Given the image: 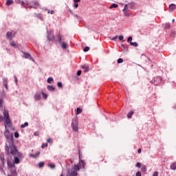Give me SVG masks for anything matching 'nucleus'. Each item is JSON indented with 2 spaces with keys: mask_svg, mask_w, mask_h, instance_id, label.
I'll use <instances>...</instances> for the list:
<instances>
[{
  "mask_svg": "<svg viewBox=\"0 0 176 176\" xmlns=\"http://www.w3.org/2000/svg\"><path fill=\"white\" fill-rule=\"evenodd\" d=\"M4 137L7 140V143H6L5 145V151H6V148H8V149H11V153L16 152V146L14 145L13 133H10L8 129H6L4 132Z\"/></svg>",
  "mask_w": 176,
  "mask_h": 176,
  "instance_id": "f257e3e1",
  "label": "nucleus"
},
{
  "mask_svg": "<svg viewBox=\"0 0 176 176\" xmlns=\"http://www.w3.org/2000/svg\"><path fill=\"white\" fill-rule=\"evenodd\" d=\"M16 151H14V153H12V148L9 149L8 147H6L5 152L7 156H14V164H19L20 163V159H23V153L19 151L17 146H16Z\"/></svg>",
  "mask_w": 176,
  "mask_h": 176,
  "instance_id": "f03ea898",
  "label": "nucleus"
},
{
  "mask_svg": "<svg viewBox=\"0 0 176 176\" xmlns=\"http://www.w3.org/2000/svg\"><path fill=\"white\" fill-rule=\"evenodd\" d=\"M3 115L5 119L4 126H5V129H6L7 126H10V124H12V122H10V118L9 117V111L6 109H3Z\"/></svg>",
  "mask_w": 176,
  "mask_h": 176,
  "instance_id": "7ed1b4c3",
  "label": "nucleus"
},
{
  "mask_svg": "<svg viewBox=\"0 0 176 176\" xmlns=\"http://www.w3.org/2000/svg\"><path fill=\"white\" fill-rule=\"evenodd\" d=\"M79 159L80 160L78 164H75L73 166V170L76 171V173H78V171H79L81 168H85V166H86V164H85V161L80 160V157H79Z\"/></svg>",
  "mask_w": 176,
  "mask_h": 176,
  "instance_id": "20e7f679",
  "label": "nucleus"
},
{
  "mask_svg": "<svg viewBox=\"0 0 176 176\" xmlns=\"http://www.w3.org/2000/svg\"><path fill=\"white\" fill-rule=\"evenodd\" d=\"M72 127L74 131H78V130H79V128L78 127V120L77 119L73 120L72 123Z\"/></svg>",
  "mask_w": 176,
  "mask_h": 176,
  "instance_id": "39448f33",
  "label": "nucleus"
},
{
  "mask_svg": "<svg viewBox=\"0 0 176 176\" xmlns=\"http://www.w3.org/2000/svg\"><path fill=\"white\" fill-rule=\"evenodd\" d=\"M28 5H32L29 7L30 9H37L38 6H39V3L36 1L30 2Z\"/></svg>",
  "mask_w": 176,
  "mask_h": 176,
  "instance_id": "423d86ee",
  "label": "nucleus"
},
{
  "mask_svg": "<svg viewBox=\"0 0 176 176\" xmlns=\"http://www.w3.org/2000/svg\"><path fill=\"white\" fill-rule=\"evenodd\" d=\"M78 172L73 170L72 169H68L66 176H78Z\"/></svg>",
  "mask_w": 176,
  "mask_h": 176,
  "instance_id": "0eeeda50",
  "label": "nucleus"
},
{
  "mask_svg": "<svg viewBox=\"0 0 176 176\" xmlns=\"http://www.w3.org/2000/svg\"><path fill=\"white\" fill-rule=\"evenodd\" d=\"M8 170H10L11 175L8 176H17V170H16V166L14 168H10Z\"/></svg>",
  "mask_w": 176,
  "mask_h": 176,
  "instance_id": "6e6552de",
  "label": "nucleus"
},
{
  "mask_svg": "<svg viewBox=\"0 0 176 176\" xmlns=\"http://www.w3.org/2000/svg\"><path fill=\"white\" fill-rule=\"evenodd\" d=\"M47 41L50 42L52 41H54V34H52L49 30H47Z\"/></svg>",
  "mask_w": 176,
  "mask_h": 176,
  "instance_id": "1a4fd4ad",
  "label": "nucleus"
},
{
  "mask_svg": "<svg viewBox=\"0 0 176 176\" xmlns=\"http://www.w3.org/2000/svg\"><path fill=\"white\" fill-rule=\"evenodd\" d=\"M16 164H14V162H12L10 160H8L7 161V166H8V170L10 168H13L14 167H16Z\"/></svg>",
  "mask_w": 176,
  "mask_h": 176,
  "instance_id": "9d476101",
  "label": "nucleus"
},
{
  "mask_svg": "<svg viewBox=\"0 0 176 176\" xmlns=\"http://www.w3.org/2000/svg\"><path fill=\"white\" fill-rule=\"evenodd\" d=\"M23 54V58H27V59H31L32 60V61H34V58H32V57L31 56V54H30V53H27V52H22Z\"/></svg>",
  "mask_w": 176,
  "mask_h": 176,
  "instance_id": "9b49d317",
  "label": "nucleus"
},
{
  "mask_svg": "<svg viewBox=\"0 0 176 176\" xmlns=\"http://www.w3.org/2000/svg\"><path fill=\"white\" fill-rule=\"evenodd\" d=\"M135 2L131 1L128 3V6L129 9H131L132 10H135Z\"/></svg>",
  "mask_w": 176,
  "mask_h": 176,
  "instance_id": "f8f14e48",
  "label": "nucleus"
},
{
  "mask_svg": "<svg viewBox=\"0 0 176 176\" xmlns=\"http://www.w3.org/2000/svg\"><path fill=\"white\" fill-rule=\"evenodd\" d=\"M6 38L12 41V39H13V33L12 32H8L6 34Z\"/></svg>",
  "mask_w": 176,
  "mask_h": 176,
  "instance_id": "ddd939ff",
  "label": "nucleus"
},
{
  "mask_svg": "<svg viewBox=\"0 0 176 176\" xmlns=\"http://www.w3.org/2000/svg\"><path fill=\"white\" fill-rule=\"evenodd\" d=\"M176 9V5L174 3L169 5V10L170 12H174Z\"/></svg>",
  "mask_w": 176,
  "mask_h": 176,
  "instance_id": "4468645a",
  "label": "nucleus"
},
{
  "mask_svg": "<svg viewBox=\"0 0 176 176\" xmlns=\"http://www.w3.org/2000/svg\"><path fill=\"white\" fill-rule=\"evenodd\" d=\"M34 99L36 100V101H40L41 93H39V92L36 93L34 95Z\"/></svg>",
  "mask_w": 176,
  "mask_h": 176,
  "instance_id": "2eb2a0df",
  "label": "nucleus"
},
{
  "mask_svg": "<svg viewBox=\"0 0 176 176\" xmlns=\"http://www.w3.org/2000/svg\"><path fill=\"white\" fill-rule=\"evenodd\" d=\"M60 47H62L63 50H65L67 47H68V44L66 42H62L60 43Z\"/></svg>",
  "mask_w": 176,
  "mask_h": 176,
  "instance_id": "dca6fc26",
  "label": "nucleus"
},
{
  "mask_svg": "<svg viewBox=\"0 0 176 176\" xmlns=\"http://www.w3.org/2000/svg\"><path fill=\"white\" fill-rule=\"evenodd\" d=\"M82 69H85V72H89V65H84L82 66Z\"/></svg>",
  "mask_w": 176,
  "mask_h": 176,
  "instance_id": "f3484780",
  "label": "nucleus"
},
{
  "mask_svg": "<svg viewBox=\"0 0 176 176\" xmlns=\"http://www.w3.org/2000/svg\"><path fill=\"white\" fill-rule=\"evenodd\" d=\"M39 155H41V152L40 151H37L35 154H30V157H36V156H39Z\"/></svg>",
  "mask_w": 176,
  "mask_h": 176,
  "instance_id": "a211bd4d",
  "label": "nucleus"
},
{
  "mask_svg": "<svg viewBox=\"0 0 176 176\" xmlns=\"http://www.w3.org/2000/svg\"><path fill=\"white\" fill-rule=\"evenodd\" d=\"M47 89L49 90V91H53L54 90H56V87H54V86L53 85H48Z\"/></svg>",
  "mask_w": 176,
  "mask_h": 176,
  "instance_id": "6ab92c4d",
  "label": "nucleus"
},
{
  "mask_svg": "<svg viewBox=\"0 0 176 176\" xmlns=\"http://www.w3.org/2000/svg\"><path fill=\"white\" fill-rule=\"evenodd\" d=\"M16 2L17 3H20L21 6H23V8H25V3L21 0H16Z\"/></svg>",
  "mask_w": 176,
  "mask_h": 176,
  "instance_id": "aec40b11",
  "label": "nucleus"
},
{
  "mask_svg": "<svg viewBox=\"0 0 176 176\" xmlns=\"http://www.w3.org/2000/svg\"><path fill=\"white\" fill-rule=\"evenodd\" d=\"M123 13L126 17H130V16H131V14L129 12V10L126 11H123Z\"/></svg>",
  "mask_w": 176,
  "mask_h": 176,
  "instance_id": "412c9836",
  "label": "nucleus"
},
{
  "mask_svg": "<svg viewBox=\"0 0 176 176\" xmlns=\"http://www.w3.org/2000/svg\"><path fill=\"white\" fill-rule=\"evenodd\" d=\"M35 17H37V19H39L40 20H43V17L42 16V14H34Z\"/></svg>",
  "mask_w": 176,
  "mask_h": 176,
  "instance_id": "4be33fe9",
  "label": "nucleus"
},
{
  "mask_svg": "<svg viewBox=\"0 0 176 176\" xmlns=\"http://www.w3.org/2000/svg\"><path fill=\"white\" fill-rule=\"evenodd\" d=\"M170 170H176V162L170 164Z\"/></svg>",
  "mask_w": 176,
  "mask_h": 176,
  "instance_id": "5701e85b",
  "label": "nucleus"
},
{
  "mask_svg": "<svg viewBox=\"0 0 176 176\" xmlns=\"http://www.w3.org/2000/svg\"><path fill=\"white\" fill-rule=\"evenodd\" d=\"M6 5L7 6H10V5H13V1L12 0H7Z\"/></svg>",
  "mask_w": 176,
  "mask_h": 176,
  "instance_id": "b1692460",
  "label": "nucleus"
},
{
  "mask_svg": "<svg viewBox=\"0 0 176 176\" xmlns=\"http://www.w3.org/2000/svg\"><path fill=\"white\" fill-rule=\"evenodd\" d=\"M134 115V111H130L127 113V118L128 119H131V116Z\"/></svg>",
  "mask_w": 176,
  "mask_h": 176,
  "instance_id": "393cba45",
  "label": "nucleus"
},
{
  "mask_svg": "<svg viewBox=\"0 0 176 176\" xmlns=\"http://www.w3.org/2000/svg\"><path fill=\"white\" fill-rule=\"evenodd\" d=\"M10 45L14 47V49H17V47H19V45H17L14 41L10 43Z\"/></svg>",
  "mask_w": 176,
  "mask_h": 176,
  "instance_id": "a878e982",
  "label": "nucleus"
},
{
  "mask_svg": "<svg viewBox=\"0 0 176 176\" xmlns=\"http://www.w3.org/2000/svg\"><path fill=\"white\" fill-rule=\"evenodd\" d=\"M0 160L2 162V164H5V157L0 154Z\"/></svg>",
  "mask_w": 176,
  "mask_h": 176,
  "instance_id": "bb28decb",
  "label": "nucleus"
},
{
  "mask_svg": "<svg viewBox=\"0 0 176 176\" xmlns=\"http://www.w3.org/2000/svg\"><path fill=\"white\" fill-rule=\"evenodd\" d=\"M61 39H62L61 34H58L56 36V41H58V43H61Z\"/></svg>",
  "mask_w": 176,
  "mask_h": 176,
  "instance_id": "cd10ccee",
  "label": "nucleus"
},
{
  "mask_svg": "<svg viewBox=\"0 0 176 176\" xmlns=\"http://www.w3.org/2000/svg\"><path fill=\"white\" fill-rule=\"evenodd\" d=\"M119 6H118V4L116 3H113L110 6L109 9H113V8H118Z\"/></svg>",
  "mask_w": 176,
  "mask_h": 176,
  "instance_id": "c85d7f7f",
  "label": "nucleus"
},
{
  "mask_svg": "<svg viewBox=\"0 0 176 176\" xmlns=\"http://www.w3.org/2000/svg\"><path fill=\"white\" fill-rule=\"evenodd\" d=\"M80 113H82V109L78 107L76 109V115H80Z\"/></svg>",
  "mask_w": 176,
  "mask_h": 176,
  "instance_id": "c756f323",
  "label": "nucleus"
},
{
  "mask_svg": "<svg viewBox=\"0 0 176 176\" xmlns=\"http://www.w3.org/2000/svg\"><path fill=\"white\" fill-rule=\"evenodd\" d=\"M43 166H45V162H41L38 164V167L39 168H42V167H43Z\"/></svg>",
  "mask_w": 176,
  "mask_h": 176,
  "instance_id": "7c9ffc66",
  "label": "nucleus"
},
{
  "mask_svg": "<svg viewBox=\"0 0 176 176\" xmlns=\"http://www.w3.org/2000/svg\"><path fill=\"white\" fill-rule=\"evenodd\" d=\"M131 46H134V47H137L138 46V43L137 42H130Z\"/></svg>",
  "mask_w": 176,
  "mask_h": 176,
  "instance_id": "2f4dec72",
  "label": "nucleus"
},
{
  "mask_svg": "<svg viewBox=\"0 0 176 176\" xmlns=\"http://www.w3.org/2000/svg\"><path fill=\"white\" fill-rule=\"evenodd\" d=\"M126 10H129V4H125L124 9L122 10V12H126Z\"/></svg>",
  "mask_w": 176,
  "mask_h": 176,
  "instance_id": "473e14b6",
  "label": "nucleus"
},
{
  "mask_svg": "<svg viewBox=\"0 0 176 176\" xmlns=\"http://www.w3.org/2000/svg\"><path fill=\"white\" fill-rule=\"evenodd\" d=\"M28 126V122H25L21 125V129H24V127H27Z\"/></svg>",
  "mask_w": 176,
  "mask_h": 176,
  "instance_id": "72a5a7b5",
  "label": "nucleus"
},
{
  "mask_svg": "<svg viewBox=\"0 0 176 176\" xmlns=\"http://www.w3.org/2000/svg\"><path fill=\"white\" fill-rule=\"evenodd\" d=\"M47 83H52V82H53V78L52 77H49L47 78Z\"/></svg>",
  "mask_w": 176,
  "mask_h": 176,
  "instance_id": "f704fd0d",
  "label": "nucleus"
},
{
  "mask_svg": "<svg viewBox=\"0 0 176 176\" xmlns=\"http://www.w3.org/2000/svg\"><path fill=\"white\" fill-rule=\"evenodd\" d=\"M141 170L142 171V173H145L146 172V166H144L142 167Z\"/></svg>",
  "mask_w": 176,
  "mask_h": 176,
  "instance_id": "c9c22d12",
  "label": "nucleus"
},
{
  "mask_svg": "<svg viewBox=\"0 0 176 176\" xmlns=\"http://www.w3.org/2000/svg\"><path fill=\"white\" fill-rule=\"evenodd\" d=\"M117 63L118 64H122V63H123V58H118Z\"/></svg>",
  "mask_w": 176,
  "mask_h": 176,
  "instance_id": "e433bc0d",
  "label": "nucleus"
},
{
  "mask_svg": "<svg viewBox=\"0 0 176 176\" xmlns=\"http://www.w3.org/2000/svg\"><path fill=\"white\" fill-rule=\"evenodd\" d=\"M74 16H76L77 18L78 21H82V17L81 16H78V14H75Z\"/></svg>",
  "mask_w": 176,
  "mask_h": 176,
  "instance_id": "4c0bfd02",
  "label": "nucleus"
},
{
  "mask_svg": "<svg viewBox=\"0 0 176 176\" xmlns=\"http://www.w3.org/2000/svg\"><path fill=\"white\" fill-rule=\"evenodd\" d=\"M165 28L166 30H169V28H170V23H165Z\"/></svg>",
  "mask_w": 176,
  "mask_h": 176,
  "instance_id": "58836bf2",
  "label": "nucleus"
},
{
  "mask_svg": "<svg viewBox=\"0 0 176 176\" xmlns=\"http://www.w3.org/2000/svg\"><path fill=\"white\" fill-rule=\"evenodd\" d=\"M89 50H90V47L87 46L83 49V52H89Z\"/></svg>",
  "mask_w": 176,
  "mask_h": 176,
  "instance_id": "ea45409f",
  "label": "nucleus"
},
{
  "mask_svg": "<svg viewBox=\"0 0 176 176\" xmlns=\"http://www.w3.org/2000/svg\"><path fill=\"white\" fill-rule=\"evenodd\" d=\"M57 86H58V87L61 88V87H63V83L61 82H58Z\"/></svg>",
  "mask_w": 176,
  "mask_h": 176,
  "instance_id": "a19ab883",
  "label": "nucleus"
},
{
  "mask_svg": "<svg viewBox=\"0 0 176 176\" xmlns=\"http://www.w3.org/2000/svg\"><path fill=\"white\" fill-rule=\"evenodd\" d=\"M48 167H50V168H54L56 167V166L54 164H49Z\"/></svg>",
  "mask_w": 176,
  "mask_h": 176,
  "instance_id": "79ce46f5",
  "label": "nucleus"
},
{
  "mask_svg": "<svg viewBox=\"0 0 176 176\" xmlns=\"http://www.w3.org/2000/svg\"><path fill=\"white\" fill-rule=\"evenodd\" d=\"M110 39L111 41H116V39H118V36H115L114 37H111Z\"/></svg>",
  "mask_w": 176,
  "mask_h": 176,
  "instance_id": "37998d69",
  "label": "nucleus"
},
{
  "mask_svg": "<svg viewBox=\"0 0 176 176\" xmlns=\"http://www.w3.org/2000/svg\"><path fill=\"white\" fill-rule=\"evenodd\" d=\"M42 95H43V98H45V99L47 98V94L42 92Z\"/></svg>",
  "mask_w": 176,
  "mask_h": 176,
  "instance_id": "c03bdc74",
  "label": "nucleus"
},
{
  "mask_svg": "<svg viewBox=\"0 0 176 176\" xmlns=\"http://www.w3.org/2000/svg\"><path fill=\"white\" fill-rule=\"evenodd\" d=\"M47 146V143H45V144H43L41 145V148L43 149L44 148H46Z\"/></svg>",
  "mask_w": 176,
  "mask_h": 176,
  "instance_id": "a18cd8bd",
  "label": "nucleus"
},
{
  "mask_svg": "<svg viewBox=\"0 0 176 176\" xmlns=\"http://www.w3.org/2000/svg\"><path fill=\"white\" fill-rule=\"evenodd\" d=\"M8 78H3V83H8Z\"/></svg>",
  "mask_w": 176,
  "mask_h": 176,
  "instance_id": "49530a36",
  "label": "nucleus"
},
{
  "mask_svg": "<svg viewBox=\"0 0 176 176\" xmlns=\"http://www.w3.org/2000/svg\"><path fill=\"white\" fill-rule=\"evenodd\" d=\"M77 75H78V76H80V75H82V70H78L77 72Z\"/></svg>",
  "mask_w": 176,
  "mask_h": 176,
  "instance_id": "de8ad7c7",
  "label": "nucleus"
},
{
  "mask_svg": "<svg viewBox=\"0 0 176 176\" xmlns=\"http://www.w3.org/2000/svg\"><path fill=\"white\" fill-rule=\"evenodd\" d=\"M118 38H119V40L120 41H123V39H124V36H123V35H120L119 36H118Z\"/></svg>",
  "mask_w": 176,
  "mask_h": 176,
  "instance_id": "09e8293b",
  "label": "nucleus"
},
{
  "mask_svg": "<svg viewBox=\"0 0 176 176\" xmlns=\"http://www.w3.org/2000/svg\"><path fill=\"white\" fill-rule=\"evenodd\" d=\"M131 41H133V37L132 36H129L127 39V42H131Z\"/></svg>",
  "mask_w": 176,
  "mask_h": 176,
  "instance_id": "8fccbe9b",
  "label": "nucleus"
},
{
  "mask_svg": "<svg viewBox=\"0 0 176 176\" xmlns=\"http://www.w3.org/2000/svg\"><path fill=\"white\" fill-rule=\"evenodd\" d=\"M74 8H79V4H78V3H74Z\"/></svg>",
  "mask_w": 176,
  "mask_h": 176,
  "instance_id": "3c124183",
  "label": "nucleus"
},
{
  "mask_svg": "<svg viewBox=\"0 0 176 176\" xmlns=\"http://www.w3.org/2000/svg\"><path fill=\"white\" fill-rule=\"evenodd\" d=\"M153 176H159V172L157 171L154 172Z\"/></svg>",
  "mask_w": 176,
  "mask_h": 176,
  "instance_id": "603ef678",
  "label": "nucleus"
},
{
  "mask_svg": "<svg viewBox=\"0 0 176 176\" xmlns=\"http://www.w3.org/2000/svg\"><path fill=\"white\" fill-rule=\"evenodd\" d=\"M4 87H6V90H8V82L3 83Z\"/></svg>",
  "mask_w": 176,
  "mask_h": 176,
  "instance_id": "864d4df0",
  "label": "nucleus"
},
{
  "mask_svg": "<svg viewBox=\"0 0 176 176\" xmlns=\"http://www.w3.org/2000/svg\"><path fill=\"white\" fill-rule=\"evenodd\" d=\"M136 167H138L139 168H141V163L138 162V163L136 164Z\"/></svg>",
  "mask_w": 176,
  "mask_h": 176,
  "instance_id": "5fc2aeb1",
  "label": "nucleus"
},
{
  "mask_svg": "<svg viewBox=\"0 0 176 176\" xmlns=\"http://www.w3.org/2000/svg\"><path fill=\"white\" fill-rule=\"evenodd\" d=\"M3 104V99L0 98V107Z\"/></svg>",
  "mask_w": 176,
  "mask_h": 176,
  "instance_id": "6e6d98bb",
  "label": "nucleus"
},
{
  "mask_svg": "<svg viewBox=\"0 0 176 176\" xmlns=\"http://www.w3.org/2000/svg\"><path fill=\"white\" fill-rule=\"evenodd\" d=\"M3 116H0V123H1V122H3Z\"/></svg>",
  "mask_w": 176,
  "mask_h": 176,
  "instance_id": "4d7b16f0",
  "label": "nucleus"
},
{
  "mask_svg": "<svg viewBox=\"0 0 176 176\" xmlns=\"http://www.w3.org/2000/svg\"><path fill=\"white\" fill-rule=\"evenodd\" d=\"M14 137L19 138V133L17 132H14Z\"/></svg>",
  "mask_w": 176,
  "mask_h": 176,
  "instance_id": "13d9d810",
  "label": "nucleus"
},
{
  "mask_svg": "<svg viewBox=\"0 0 176 176\" xmlns=\"http://www.w3.org/2000/svg\"><path fill=\"white\" fill-rule=\"evenodd\" d=\"M136 176H141V172H140V171L137 172Z\"/></svg>",
  "mask_w": 176,
  "mask_h": 176,
  "instance_id": "bf43d9fd",
  "label": "nucleus"
},
{
  "mask_svg": "<svg viewBox=\"0 0 176 176\" xmlns=\"http://www.w3.org/2000/svg\"><path fill=\"white\" fill-rule=\"evenodd\" d=\"M74 3H78V2H80V0H74Z\"/></svg>",
  "mask_w": 176,
  "mask_h": 176,
  "instance_id": "052dcab7",
  "label": "nucleus"
},
{
  "mask_svg": "<svg viewBox=\"0 0 176 176\" xmlns=\"http://www.w3.org/2000/svg\"><path fill=\"white\" fill-rule=\"evenodd\" d=\"M157 79H160V78H159V77H155V78H154V82H156V80H157Z\"/></svg>",
  "mask_w": 176,
  "mask_h": 176,
  "instance_id": "680f3d73",
  "label": "nucleus"
},
{
  "mask_svg": "<svg viewBox=\"0 0 176 176\" xmlns=\"http://www.w3.org/2000/svg\"><path fill=\"white\" fill-rule=\"evenodd\" d=\"M14 80H15V82L17 84V77H16V76H14Z\"/></svg>",
  "mask_w": 176,
  "mask_h": 176,
  "instance_id": "e2e57ef3",
  "label": "nucleus"
},
{
  "mask_svg": "<svg viewBox=\"0 0 176 176\" xmlns=\"http://www.w3.org/2000/svg\"><path fill=\"white\" fill-rule=\"evenodd\" d=\"M50 141H52L50 138L47 139V142H50Z\"/></svg>",
  "mask_w": 176,
  "mask_h": 176,
  "instance_id": "0e129e2a",
  "label": "nucleus"
},
{
  "mask_svg": "<svg viewBox=\"0 0 176 176\" xmlns=\"http://www.w3.org/2000/svg\"><path fill=\"white\" fill-rule=\"evenodd\" d=\"M138 153H141V148H139V149L138 150Z\"/></svg>",
  "mask_w": 176,
  "mask_h": 176,
  "instance_id": "69168bd1",
  "label": "nucleus"
},
{
  "mask_svg": "<svg viewBox=\"0 0 176 176\" xmlns=\"http://www.w3.org/2000/svg\"><path fill=\"white\" fill-rule=\"evenodd\" d=\"M50 14H54V10H52V11L50 12Z\"/></svg>",
  "mask_w": 176,
  "mask_h": 176,
  "instance_id": "338daca9",
  "label": "nucleus"
},
{
  "mask_svg": "<svg viewBox=\"0 0 176 176\" xmlns=\"http://www.w3.org/2000/svg\"><path fill=\"white\" fill-rule=\"evenodd\" d=\"M121 47L124 48V44H121Z\"/></svg>",
  "mask_w": 176,
  "mask_h": 176,
  "instance_id": "774afa93",
  "label": "nucleus"
}]
</instances>
